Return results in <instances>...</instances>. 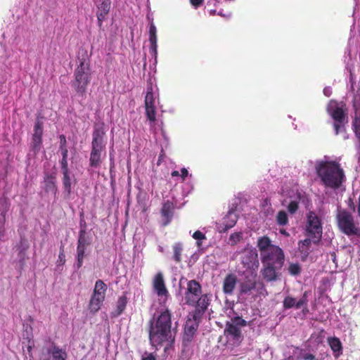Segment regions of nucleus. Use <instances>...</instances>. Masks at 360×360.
Masks as SVG:
<instances>
[{
    "mask_svg": "<svg viewBox=\"0 0 360 360\" xmlns=\"http://www.w3.org/2000/svg\"><path fill=\"white\" fill-rule=\"evenodd\" d=\"M148 333L150 345L156 348L174 342L176 333L172 328V311L167 307L159 309L149 320Z\"/></svg>",
    "mask_w": 360,
    "mask_h": 360,
    "instance_id": "obj_1",
    "label": "nucleus"
},
{
    "mask_svg": "<svg viewBox=\"0 0 360 360\" xmlns=\"http://www.w3.org/2000/svg\"><path fill=\"white\" fill-rule=\"evenodd\" d=\"M316 170L326 187L335 190L345 181L344 170L335 161H322L316 166Z\"/></svg>",
    "mask_w": 360,
    "mask_h": 360,
    "instance_id": "obj_2",
    "label": "nucleus"
},
{
    "mask_svg": "<svg viewBox=\"0 0 360 360\" xmlns=\"http://www.w3.org/2000/svg\"><path fill=\"white\" fill-rule=\"evenodd\" d=\"M326 112L333 120L335 134L346 131V125L349 122L347 108L339 105L336 101L330 100L327 105Z\"/></svg>",
    "mask_w": 360,
    "mask_h": 360,
    "instance_id": "obj_3",
    "label": "nucleus"
},
{
    "mask_svg": "<svg viewBox=\"0 0 360 360\" xmlns=\"http://www.w3.org/2000/svg\"><path fill=\"white\" fill-rule=\"evenodd\" d=\"M74 77L72 86L79 95L84 96L91 79L89 63L84 60H81L74 71Z\"/></svg>",
    "mask_w": 360,
    "mask_h": 360,
    "instance_id": "obj_4",
    "label": "nucleus"
},
{
    "mask_svg": "<svg viewBox=\"0 0 360 360\" xmlns=\"http://www.w3.org/2000/svg\"><path fill=\"white\" fill-rule=\"evenodd\" d=\"M247 326V321L242 317L236 316L226 323L224 330V335L227 342L231 343L234 346H238L243 340V335L241 331V327Z\"/></svg>",
    "mask_w": 360,
    "mask_h": 360,
    "instance_id": "obj_5",
    "label": "nucleus"
},
{
    "mask_svg": "<svg viewBox=\"0 0 360 360\" xmlns=\"http://www.w3.org/2000/svg\"><path fill=\"white\" fill-rule=\"evenodd\" d=\"M336 221L340 231L344 234L360 236V228L355 224L352 214L346 210H338Z\"/></svg>",
    "mask_w": 360,
    "mask_h": 360,
    "instance_id": "obj_6",
    "label": "nucleus"
},
{
    "mask_svg": "<svg viewBox=\"0 0 360 360\" xmlns=\"http://www.w3.org/2000/svg\"><path fill=\"white\" fill-rule=\"evenodd\" d=\"M323 232L322 223L320 217L313 211L307 214L305 236L313 239V243L317 244L321 239Z\"/></svg>",
    "mask_w": 360,
    "mask_h": 360,
    "instance_id": "obj_7",
    "label": "nucleus"
},
{
    "mask_svg": "<svg viewBox=\"0 0 360 360\" xmlns=\"http://www.w3.org/2000/svg\"><path fill=\"white\" fill-rule=\"evenodd\" d=\"M240 259L243 267L248 270H250L251 271L252 275L254 274L255 278L257 276L256 272L259 265L258 254L256 249H244L241 252Z\"/></svg>",
    "mask_w": 360,
    "mask_h": 360,
    "instance_id": "obj_8",
    "label": "nucleus"
},
{
    "mask_svg": "<svg viewBox=\"0 0 360 360\" xmlns=\"http://www.w3.org/2000/svg\"><path fill=\"white\" fill-rule=\"evenodd\" d=\"M261 261L263 265H273L282 268L285 261L284 252L278 246L272 247L271 250L261 255Z\"/></svg>",
    "mask_w": 360,
    "mask_h": 360,
    "instance_id": "obj_9",
    "label": "nucleus"
},
{
    "mask_svg": "<svg viewBox=\"0 0 360 360\" xmlns=\"http://www.w3.org/2000/svg\"><path fill=\"white\" fill-rule=\"evenodd\" d=\"M202 294V287L196 280H191L187 283V288L184 292V304L194 307L197 299Z\"/></svg>",
    "mask_w": 360,
    "mask_h": 360,
    "instance_id": "obj_10",
    "label": "nucleus"
},
{
    "mask_svg": "<svg viewBox=\"0 0 360 360\" xmlns=\"http://www.w3.org/2000/svg\"><path fill=\"white\" fill-rule=\"evenodd\" d=\"M210 304V299L207 294L201 295L196 300L195 309L189 314L193 321H200L202 315Z\"/></svg>",
    "mask_w": 360,
    "mask_h": 360,
    "instance_id": "obj_11",
    "label": "nucleus"
},
{
    "mask_svg": "<svg viewBox=\"0 0 360 360\" xmlns=\"http://www.w3.org/2000/svg\"><path fill=\"white\" fill-rule=\"evenodd\" d=\"M175 205L173 202L167 200L162 205L160 213L161 216V225L168 226L172 221L174 214Z\"/></svg>",
    "mask_w": 360,
    "mask_h": 360,
    "instance_id": "obj_12",
    "label": "nucleus"
},
{
    "mask_svg": "<svg viewBox=\"0 0 360 360\" xmlns=\"http://www.w3.org/2000/svg\"><path fill=\"white\" fill-rule=\"evenodd\" d=\"M153 288L158 296L167 297L169 292L167 289L164 276L162 272H158L153 279Z\"/></svg>",
    "mask_w": 360,
    "mask_h": 360,
    "instance_id": "obj_13",
    "label": "nucleus"
},
{
    "mask_svg": "<svg viewBox=\"0 0 360 360\" xmlns=\"http://www.w3.org/2000/svg\"><path fill=\"white\" fill-rule=\"evenodd\" d=\"M44 190L47 193H52L54 195L58 192V186L56 184V174L54 172L50 173L45 172L44 175Z\"/></svg>",
    "mask_w": 360,
    "mask_h": 360,
    "instance_id": "obj_14",
    "label": "nucleus"
},
{
    "mask_svg": "<svg viewBox=\"0 0 360 360\" xmlns=\"http://www.w3.org/2000/svg\"><path fill=\"white\" fill-rule=\"evenodd\" d=\"M93 139L91 142V148L103 149L105 148L103 138L105 131L102 127H96L93 131Z\"/></svg>",
    "mask_w": 360,
    "mask_h": 360,
    "instance_id": "obj_15",
    "label": "nucleus"
},
{
    "mask_svg": "<svg viewBox=\"0 0 360 360\" xmlns=\"http://www.w3.org/2000/svg\"><path fill=\"white\" fill-rule=\"evenodd\" d=\"M237 281V276L234 274H227L223 281V292L225 295H232L236 288Z\"/></svg>",
    "mask_w": 360,
    "mask_h": 360,
    "instance_id": "obj_16",
    "label": "nucleus"
},
{
    "mask_svg": "<svg viewBox=\"0 0 360 360\" xmlns=\"http://www.w3.org/2000/svg\"><path fill=\"white\" fill-rule=\"evenodd\" d=\"M110 9V2L108 0L103 1L97 6L96 16L98 19V25L102 27L103 22L106 19Z\"/></svg>",
    "mask_w": 360,
    "mask_h": 360,
    "instance_id": "obj_17",
    "label": "nucleus"
},
{
    "mask_svg": "<svg viewBox=\"0 0 360 360\" xmlns=\"http://www.w3.org/2000/svg\"><path fill=\"white\" fill-rule=\"evenodd\" d=\"M263 266L262 275L265 281L271 282L277 280L279 276L278 271L281 269V268L273 265H263Z\"/></svg>",
    "mask_w": 360,
    "mask_h": 360,
    "instance_id": "obj_18",
    "label": "nucleus"
},
{
    "mask_svg": "<svg viewBox=\"0 0 360 360\" xmlns=\"http://www.w3.org/2000/svg\"><path fill=\"white\" fill-rule=\"evenodd\" d=\"M157 29L155 25L151 22L150 24L149 27V41L150 44L149 52L150 54L155 58H157L158 54V44H157Z\"/></svg>",
    "mask_w": 360,
    "mask_h": 360,
    "instance_id": "obj_19",
    "label": "nucleus"
},
{
    "mask_svg": "<svg viewBox=\"0 0 360 360\" xmlns=\"http://www.w3.org/2000/svg\"><path fill=\"white\" fill-rule=\"evenodd\" d=\"M307 292L303 294L302 297L297 302L295 298L287 296L283 300V307L285 309H290L295 307L296 309H300L303 305H307Z\"/></svg>",
    "mask_w": 360,
    "mask_h": 360,
    "instance_id": "obj_20",
    "label": "nucleus"
},
{
    "mask_svg": "<svg viewBox=\"0 0 360 360\" xmlns=\"http://www.w3.org/2000/svg\"><path fill=\"white\" fill-rule=\"evenodd\" d=\"M200 321H193L192 316L186 321L184 328V339L191 341L197 330Z\"/></svg>",
    "mask_w": 360,
    "mask_h": 360,
    "instance_id": "obj_21",
    "label": "nucleus"
},
{
    "mask_svg": "<svg viewBox=\"0 0 360 360\" xmlns=\"http://www.w3.org/2000/svg\"><path fill=\"white\" fill-rule=\"evenodd\" d=\"M257 247L258 248L260 255L264 254L271 250L272 247H277V245H273L270 238L267 236L259 237L257 242Z\"/></svg>",
    "mask_w": 360,
    "mask_h": 360,
    "instance_id": "obj_22",
    "label": "nucleus"
},
{
    "mask_svg": "<svg viewBox=\"0 0 360 360\" xmlns=\"http://www.w3.org/2000/svg\"><path fill=\"white\" fill-rule=\"evenodd\" d=\"M328 344L333 352L335 358H338L342 353V344L337 337L328 338Z\"/></svg>",
    "mask_w": 360,
    "mask_h": 360,
    "instance_id": "obj_23",
    "label": "nucleus"
},
{
    "mask_svg": "<svg viewBox=\"0 0 360 360\" xmlns=\"http://www.w3.org/2000/svg\"><path fill=\"white\" fill-rule=\"evenodd\" d=\"M103 149L91 148L90 158H89V166L93 168H98L101 167L102 163L101 153Z\"/></svg>",
    "mask_w": 360,
    "mask_h": 360,
    "instance_id": "obj_24",
    "label": "nucleus"
},
{
    "mask_svg": "<svg viewBox=\"0 0 360 360\" xmlns=\"http://www.w3.org/2000/svg\"><path fill=\"white\" fill-rule=\"evenodd\" d=\"M128 300L126 295H122L119 297L115 309L112 311L111 316L112 317H117L120 316L126 309Z\"/></svg>",
    "mask_w": 360,
    "mask_h": 360,
    "instance_id": "obj_25",
    "label": "nucleus"
},
{
    "mask_svg": "<svg viewBox=\"0 0 360 360\" xmlns=\"http://www.w3.org/2000/svg\"><path fill=\"white\" fill-rule=\"evenodd\" d=\"M105 299L104 297L91 295L89 303V309L90 311L93 314L97 312L101 309Z\"/></svg>",
    "mask_w": 360,
    "mask_h": 360,
    "instance_id": "obj_26",
    "label": "nucleus"
},
{
    "mask_svg": "<svg viewBox=\"0 0 360 360\" xmlns=\"http://www.w3.org/2000/svg\"><path fill=\"white\" fill-rule=\"evenodd\" d=\"M91 244V238L88 236L85 226L79 231L77 245L87 248Z\"/></svg>",
    "mask_w": 360,
    "mask_h": 360,
    "instance_id": "obj_27",
    "label": "nucleus"
},
{
    "mask_svg": "<svg viewBox=\"0 0 360 360\" xmlns=\"http://www.w3.org/2000/svg\"><path fill=\"white\" fill-rule=\"evenodd\" d=\"M107 289V285L102 280H98L95 283L94 289L91 295L105 298Z\"/></svg>",
    "mask_w": 360,
    "mask_h": 360,
    "instance_id": "obj_28",
    "label": "nucleus"
},
{
    "mask_svg": "<svg viewBox=\"0 0 360 360\" xmlns=\"http://www.w3.org/2000/svg\"><path fill=\"white\" fill-rule=\"evenodd\" d=\"M237 221V217L233 212L229 213L223 219V225L224 226L223 231H226L233 227Z\"/></svg>",
    "mask_w": 360,
    "mask_h": 360,
    "instance_id": "obj_29",
    "label": "nucleus"
},
{
    "mask_svg": "<svg viewBox=\"0 0 360 360\" xmlns=\"http://www.w3.org/2000/svg\"><path fill=\"white\" fill-rule=\"evenodd\" d=\"M63 185L64 188V191L65 193L66 198H69L72 193V183L70 176V173L68 172H63Z\"/></svg>",
    "mask_w": 360,
    "mask_h": 360,
    "instance_id": "obj_30",
    "label": "nucleus"
},
{
    "mask_svg": "<svg viewBox=\"0 0 360 360\" xmlns=\"http://www.w3.org/2000/svg\"><path fill=\"white\" fill-rule=\"evenodd\" d=\"M29 248L28 244L25 243V240H21L20 242V245L18 248V257L19 262L22 266L25 264V259H26V252Z\"/></svg>",
    "mask_w": 360,
    "mask_h": 360,
    "instance_id": "obj_31",
    "label": "nucleus"
},
{
    "mask_svg": "<svg viewBox=\"0 0 360 360\" xmlns=\"http://www.w3.org/2000/svg\"><path fill=\"white\" fill-rule=\"evenodd\" d=\"M240 293L247 294L251 292L252 290L256 288V281L255 279H248L243 283H242L240 285Z\"/></svg>",
    "mask_w": 360,
    "mask_h": 360,
    "instance_id": "obj_32",
    "label": "nucleus"
},
{
    "mask_svg": "<svg viewBox=\"0 0 360 360\" xmlns=\"http://www.w3.org/2000/svg\"><path fill=\"white\" fill-rule=\"evenodd\" d=\"M352 129L355 136L360 143V112H355V115L352 120Z\"/></svg>",
    "mask_w": 360,
    "mask_h": 360,
    "instance_id": "obj_33",
    "label": "nucleus"
},
{
    "mask_svg": "<svg viewBox=\"0 0 360 360\" xmlns=\"http://www.w3.org/2000/svg\"><path fill=\"white\" fill-rule=\"evenodd\" d=\"M49 353H51L53 360H66L67 354L65 351L55 345L53 347L52 351L49 350Z\"/></svg>",
    "mask_w": 360,
    "mask_h": 360,
    "instance_id": "obj_34",
    "label": "nucleus"
},
{
    "mask_svg": "<svg viewBox=\"0 0 360 360\" xmlns=\"http://www.w3.org/2000/svg\"><path fill=\"white\" fill-rule=\"evenodd\" d=\"M155 98L153 92L152 86H150L147 89V93L145 96V108L146 107H153L155 105Z\"/></svg>",
    "mask_w": 360,
    "mask_h": 360,
    "instance_id": "obj_35",
    "label": "nucleus"
},
{
    "mask_svg": "<svg viewBox=\"0 0 360 360\" xmlns=\"http://www.w3.org/2000/svg\"><path fill=\"white\" fill-rule=\"evenodd\" d=\"M313 243V239L311 238L308 237L303 240H300L299 242V250L300 252L308 255L309 247Z\"/></svg>",
    "mask_w": 360,
    "mask_h": 360,
    "instance_id": "obj_36",
    "label": "nucleus"
},
{
    "mask_svg": "<svg viewBox=\"0 0 360 360\" xmlns=\"http://www.w3.org/2000/svg\"><path fill=\"white\" fill-rule=\"evenodd\" d=\"M276 221L278 226H284L288 223V217L285 211L280 210L276 214Z\"/></svg>",
    "mask_w": 360,
    "mask_h": 360,
    "instance_id": "obj_37",
    "label": "nucleus"
},
{
    "mask_svg": "<svg viewBox=\"0 0 360 360\" xmlns=\"http://www.w3.org/2000/svg\"><path fill=\"white\" fill-rule=\"evenodd\" d=\"M183 251V247L181 243H176L173 245V259L176 263H180L181 262V253Z\"/></svg>",
    "mask_w": 360,
    "mask_h": 360,
    "instance_id": "obj_38",
    "label": "nucleus"
},
{
    "mask_svg": "<svg viewBox=\"0 0 360 360\" xmlns=\"http://www.w3.org/2000/svg\"><path fill=\"white\" fill-rule=\"evenodd\" d=\"M87 248L77 246V267L79 269L83 264V260L85 257V252Z\"/></svg>",
    "mask_w": 360,
    "mask_h": 360,
    "instance_id": "obj_39",
    "label": "nucleus"
},
{
    "mask_svg": "<svg viewBox=\"0 0 360 360\" xmlns=\"http://www.w3.org/2000/svg\"><path fill=\"white\" fill-rule=\"evenodd\" d=\"M146 116L147 119L151 123H154L156 121V108L155 106L153 107H146Z\"/></svg>",
    "mask_w": 360,
    "mask_h": 360,
    "instance_id": "obj_40",
    "label": "nucleus"
},
{
    "mask_svg": "<svg viewBox=\"0 0 360 360\" xmlns=\"http://www.w3.org/2000/svg\"><path fill=\"white\" fill-rule=\"evenodd\" d=\"M42 138L32 137L31 148L34 153H38L41 149Z\"/></svg>",
    "mask_w": 360,
    "mask_h": 360,
    "instance_id": "obj_41",
    "label": "nucleus"
},
{
    "mask_svg": "<svg viewBox=\"0 0 360 360\" xmlns=\"http://www.w3.org/2000/svg\"><path fill=\"white\" fill-rule=\"evenodd\" d=\"M60 139V150L61 151L62 155H68V150L67 148V141L65 136L63 134H61L59 136Z\"/></svg>",
    "mask_w": 360,
    "mask_h": 360,
    "instance_id": "obj_42",
    "label": "nucleus"
},
{
    "mask_svg": "<svg viewBox=\"0 0 360 360\" xmlns=\"http://www.w3.org/2000/svg\"><path fill=\"white\" fill-rule=\"evenodd\" d=\"M43 134V123L37 121L34 127V134L32 137L42 138Z\"/></svg>",
    "mask_w": 360,
    "mask_h": 360,
    "instance_id": "obj_43",
    "label": "nucleus"
},
{
    "mask_svg": "<svg viewBox=\"0 0 360 360\" xmlns=\"http://www.w3.org/2000/svg\"><path fill=\"white\" fill-rule=\"evenodd\" d=\"M288 271L290 275L297 276L301 271L300 265L297 263H291L288 266Z\"/></svg>",
    "mask_w": 360,
    "mask_h": 360,
    "instance_id": "obj_44",
    "label": "nucleus"
},
{
    "mask_svg": "<svg viewBox=\"0 0 360 360\" xmlns=\"http://www.w3.org/2000/svg\"><path fill=\"white\" fill-rule=\"evenodd\" d=\"M193 238L198 240V242H197L198 246L201 245L200 240L206 238L205 235L200 231H195L194 233L193 234Z\"/></svg>",
    "mask_w": 360,
    "mask_h": 360,
    "instance_id": "obj_45",
    "label": "nucleus"
},
{
    "mask_svg": "<svg viewBox=\"0 0 360 360\" xmlns=\"http://www.w3.org/2000/svg\"><path fill=\"white\" fill-rule=\"evenodd\" d=\"M61 170L63 172H68V155H62V159L60 160Z\"/></svg>",
    "mask_w": 360,
    "mask_h": 360,
    "instance_id": "obj_46",
    "label": "nucleus"
},
{
    "mask_svg": "<svg viewBox=\"0 0 360 360\" xmlns=\"http://www.w3.org/2000/svg\"><path fill=\"white\" fill-rule=\"evenodd\" d=\"M299 208V204L297 201H290L288 206V210L290 214L295 213Z\"/></svg>",
    "mask_w": 360,
    "mask_h": 360,
    "instance_id": "obj_47",
    "label": "nucleus"
},
{
    "mask_svg": "<svg viewBox=\"0 0 360 360\" xmlns=\"http://www.w3.org/2000/svg\"><path fill=\"white\" fill-rule=\"evenodd\" d=\"M58 260L60 263H62V264H65V255L64 253L63 246H60V248Z\"/></svg>",
    "mask_w": 360,
    "mask_h": 360,
    "instance_id": "obj_48",
    "label": "nucleus"
},
{
    "mask_svg": "<svg viewBox=\"0 0 360 360\" xmlns=\"http://www.w3.org/2000/svg\"><path fill=\"white\" fill-rule=\"evenodd\" d=\"M324 333H325V330L323 329H321L318 332L317 334L314 333L313 335L316 336V339L317 340V342L319 343V342H322Z\"/></svg>",
    "mask_w": 360,
    "mask_h": 360,
    "instance_id": "obj_49",
    "label": "nucleus"
},
{
    "mask_svg": "<svg viewBox=\"0 0 360 360\" xmlns=\"http://www.w3.org/2000/svg\"><path fill=\"white\" fill-rule=\"evenodd\" d=\"M165 157V150L163 148L161 149L160 150V155H159V157H158V162H157V165H160V164L162 163V162L163 161L164 158Z\"/></svg>",
    "mask_w": 360,
    "mask_h": 360,
    "instance_id": "obj_50",
    "label": "nucleus"
},
{
    "mask_svg": "<svg viewBox=\"0 0 360 360\" xmlns=\"http://www.w3.org/2000/svg\"><path fill=\"white\" fill-rule=\"evenodd\" d=\"M204 2V0H190V3L195 8H198L201 6Z\"/></svg>",
    "mask_w": 360,
    "mask_h": 360,
    "instance_id": "obj_51",
    "label": "nucleus"
},
{
    "mask_svg": "<svg viewBox=\"0 0 360 360\" xmlns=\"http://www.w3.org/2000/svg\"><path fill=\"white\" fill-rule=\"evenodd\" d=\"M302 359L304 360H316V357L314 354H304L302 355Z\"/></svg>",
    "mask_w": 360,
    "mask_h": 360,
    "instance_id": "obj_52",
    "label": "nucleus"
},
{
    "mask_svg": "<svg viewBox=\"0 0 360 360\" xmlns=\"http://www.w3.org/2000/svg\"><path fill=\"white\" fill-rule=\"evenodd\" d=\"M348 207L354 212L356 210V205H354V202L352 198H349L348 202H347Z\"/></svg>",
    "mask_w": 360,
    "mask_h": 360,
    "instance_id": "obj_53",
    "label": "nucleus"
},
{
    "mask_svg": "<svg viewBox=\"0 0 360 360\" xmlns=\"http://www.w3.org/2000/svg\"><path fill=\"white\" fill-rule=\"evenodd\" d=\"M181 176L183 179V181L185 180L186 177L188 175V172L186 168H182L181 169Z\"/></svg>",
    "mask_w": 360,
    "mask_h": 360,
    "instance_id": "obj_54",
    "label": "nucleus"
},
{
    "mask_svg": "<svg viewBox=\"0 0 360 360\" xmlns=\"http://www.w3.org/2000/svg\"><path fill=\"white\" fill-rule=\"evenodd\" d=\"M142 360H156V359L153 354H149L146 357H143L142 359Z\"/></svg>",
    "mask_w": 360,
    "mask_h": 360,
    "instance_id": "obj_55",
    "label": "nucleus"
},
{
    "mask_svg": "<svg viewBox=\"0 0 360 360\" xmlns=\"http://www.w3.org/2000/svg\"><path fill=\"white\" fill-rule=\"evenodd\" d=\"M240 235L238 233H233L230 236L231 240H239Z\"/></svg>",
    "mask_w": 360,
    "mask_h": 360,
    "instance_id": "obj_56",
    "label": "nucleus"
},
{
    "mask_svg": "<svg viewBox=\"0 0 360 360\" xmlns=\"http://www.w3.org/2000/svg\"><path fill=\"white\" fill-rule=\"evenodd\" d=\"M280 233L285 236H289V233L285 229H280Z\"/></svg>",
    "mask_w": 360,
    "mask_h": 360,
    "instance_id": "obj_57",
    "label": "nucleus"
},
{
    "mask_svg": "<svg viewBox=\"0 0 360 360\" xmlns=\"http://www.w3.org/2000/svg\"><path fill=\"white\" fill-rule=\"evenodd\" d=\"M172 176H179L180 174H179V172L178 171H173L171 174Z\"/></svg>",
    "mask_w": 360,
    "mask_h": 360,
    "instance_id": "obj_58",
    "label": "nucleus"
},
{
    "mask_svg": "<svg viewBox=\"0 0 360 360\" xmlns=\"http://www.w3.org/2000/svg\"><path fill=\"white\" fill-rule=\"evenodd\" d=\"M323 93H324V94H325L326 96H330V93H329V91H328V89H324V90H323Z\"/></svg>",
    "mask_w": 360,
    "mask_h": 360,
    "instance_id": "obj_59",
    "label": "nucleus"
},
{
    "mask_svg": "<svg viewBox=\"0 0 360 360\" xmlns=\"http://www.w3.org/2000/svg\"><path fill=\"white\" fill-rule=\"evenodd\" d=\"M27 350H28L29 352H31V351H32V346L29 345L27 347Z\"/></svg>",
    "mask_w": 360,
    "mask_h": 360,
    "instance_id": "obj_60",
    "label": "nucleus"
}]
</instances>
